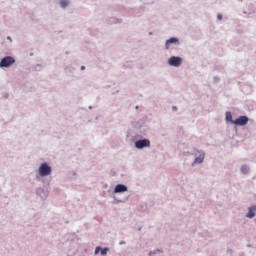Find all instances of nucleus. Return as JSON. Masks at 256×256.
<instances>
[{"mask_svg": "<svg viewBox=\"0 0 256 256\" xmlns=\"http://www.w3.org/2000/svg\"><path fill=\"white\" fill-rule=\"evenodd\" d=\"M172 109H173V111H177L176 106H173Z\"/></svg>", "mask_w": 256, "mask_h": 256, "instance_id": "dca6fc26", "label": "nucleus"}, {"mask_svg": "<svg viewBox=\"0 0 256 256\" xmlns=\"http://www.w3.org/2000/svg\"><path fill=\"white\" fill-rule=\"evenodd\" d=\"M241 171H242V173H244V175H246V173H249V167L244 165L241 167Z\"/></svg>", "mask_w": 256, "mask_h": 256, "instance_id": "f8f14e48", "label": "nucleus"}, {"mask_svg": "<svg viewBox=\"0 0 256 256\" xmlns=\"http://www.w3.org/2000/svg\"><path fill=\"white\" fill-rule=\"evenodd\" d=\"M173 43H179V40L177 38H170L166 41V49H169V45Z\"/></svg>", "mask_w": 256, "mask_h": 256, "instance_id": "6e6552de", "label": "nucleus"}, {"mask_svg": "<svg viewBox=\"0 0 256 256\" xmlns=\"http://www.w3.org/2000/svg\"><path fill=\"white\" fill-rule=\"evenodd\" d=\"M99 251H101V247H96V249H95V255H97L98 253H99Z\"/></svg>", "mask_w": 256, "mask_h": 256, "instance_id": "4468645a", "label": "nucleus"}, {"mask_svg": "<svg viewBox=\"0 0 256 256\" xmlns=\"http://www.w3.org/2000/svg\"><path fill=\"white\" fill-rule=\"evenodd\" d=\"M14 63H15V58L11 56H6L2 58L0 62V67H11V65H13Z\"/></svg>", "mask_w": 256, "mask_h": 256, "instance_id": "7ed1b4c3", "label": "nucleus"}, {"mask_svg": "<svg viewBox=\"0 0 256 256\" xmlns=\"http://www.w3.org/2000/svg\"><path fill=\"white\" fill-rule=\"evenodd\" d=\"M255 211H256V206L250 207L246 217H248L249 219H253V217H255Z\"/></svg>", "mask_w": 256, "mask_h": 256, "instance_id": "0eeeda50", "label": "nucleus"}, {"mask_svg": "<svg viewBox=\"0 0 256 256\" xmlns=\"http://www.w3.org/2000/svg\"><path fill=\"white\" fill-rule=\"evenodd\" d=\"M40 177H47V175H51V166L47 165V163H42L39 167Z\"/></svg>", "mask_w": 256, "mask_h": 256, "instance_id": "f257e3e1", "label": "nucleus"}, {"mask_svg": "<svg viewBox=\"0 0 256 256\" xmlns=\"http://www.w3.org/2000/svg\"><path fill=\"white\" fill-rule=\"evenodd\" d=\"M60 5L63 9H65V7H67V5H69V1L67 0H61L60 1Z\"/></svg>", "mask_w": 256, "mask_h": 256, "instance_id": "9b49d317", "label": "nucleus"}, {"mask_svg": "<svg viewBox=\"0 0 256 256\" xmlns=\"http://www.w3.org/2000/svg\"><path fill=\"white\" fill-rule=\"evenodd\" d=\"M144 147H151V142L147 139L138 140L135 142L136 149H143Z\"/></svg>", "mask_w": 256, "mask_h": 256, "instance_id": "20e7f679", "label": "nucleus"}, {"mask_svg": "<svg viewBox=\"0 0 256 256\" xmlns=\"http://www.w3.org/2000/svg\"><path fill=\"white\" fill-rule=\"evenodd\" d=\"M204 159H205V156H199V157H197V158L194 160V163L201 164V163H203Z\"/></svg>", "mask_w": 256, "mask_h": 256, "instance_id": "9d476101", "label": "nucleus"}, {"mask_svg": "<svg viewBox=\"0 0 256 256\" xmlns=\"http://www.w3.org/2000/svg\"><path fill=\"white\" fill-rule=\"evenodd\" d=\"M226 121H230L231 123H233V115L231 114V112H226Z\"/></svg>", "mask_w": 256, "mask_h": 256, "instance_id": "1a4fd4ad", "label": "nucleus"}, {"mask_svg": "<svg viewBox=\"0 0 256 256\" xmlns=\"http://www.w3.org/2000/svg\"><path fill=\"white\" fill-rule=\"evenodd\" d=\"M81 69H82V71L85 70V66H82Z\"/></svg>", "mask_w": 256, "mask_h": 256, "instance_id": "f3484780", "label": "nucleus"}, {"mask_svg": "<svg viewBox=\"0 0 256 256\" xmlns=\"http://www.w3.org/2000/svg\"><path fill=\"white\" fill-rule=\"evenodd\" d=\"M232 123L234 125H240V126L247 125V123H249V118L247 116H240L236 120L232 121Z\"/></svg>", "mask_w": 256, "mask_h": 256, "instance_id": "39448f33", "label": "nucleus"}, {"mask_svg": "<svg viewBox=\"0 0 256 256\" xmlns=\"http://www.w3.org/2000/svg\"><path fill=\"white\" fill-rule=\"evenodd\" d=\"M125 191H127V186L123 184L116 185L114 189V193H125Z\"/></svg>", "mask_w": 256, "mask_h": 256, "instance_id": "423d86ee", "label": "nucleus"}, {"mask_svg": "<svg viewBox=\"0 0 256 256\" xmlns=\"http://www.w3.org/2000/svg\"><path fill=\"white\" fill-rule=\"evenodd\" d=\"M218 19H219V21H221V19H223V15H221V14H218Z\"/></svg>", "mask_w": 256, "mask_h": 256, "instance_id": "2eb2a0df", "label": "nucleus"}, {"mask_svg": "<svg viewBox=\"0 0 256 256\" xmlns=\"http://www.w3.org/2000/svg\"><path fill=\"white\" fill-rule=\"evenodd\" d=\"M181 63H183V59L181 57L171 56L168 59V64L171 67H181Z\"/></svg>", "mask_w": 256, "mask_h": 256, "instance_id": "f03ea898", "label": "nucleus"}, {"mask_svg": "<svg viewBox=\"0 0 256 256\" xmlns=\"http://www.w3.org/2000/svg\"><path fill=\"white\" fill-rule=\"evenodd\" d=\"M109 251V248H104L101 250V255H107V252Z\"/></svg>", "mask_w": 256, "mask_h": 256, "instance_id": "ddd939ff", "label": "nucleus"}]
</instances>
